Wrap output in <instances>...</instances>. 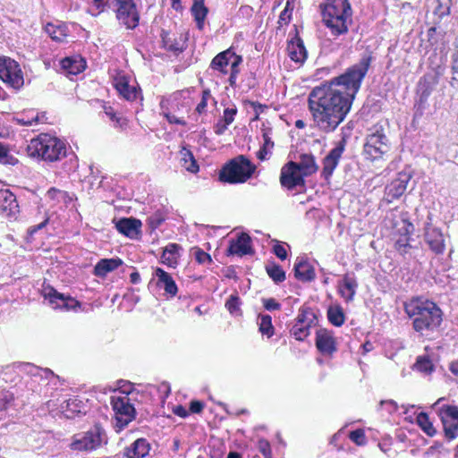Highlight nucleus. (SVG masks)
Masks as SVG:
<instances>
[{"mask_svg":"<svg viewBox=\"0 0 458 458\" xmlns=\"http://www.w3.org/2000/svg\"><path fill=\"white\" fill-rule=\"evenodd\" d=\"M123 265V260L116 257L111 259H101L93 268V275L98 277H105L108 273L114 271Z\"/></svg>","mask_w":458,"mask_h":458,"instance_id":"25","label":"nucleus"},{"mask_svg":"<svg viewBox=\"0 0 458 458\" xmlns=\"http://www.w3.org/2000/svg\"><path fill=\"white\" fill-rule=\"evenodd\" d=\"M236 114L237 108L235 106L233 108L227 107L224 110V115L221 119L224 122H226L227 124H231L233 122Z\"/></svg>","mask_w":458,"mask_h":458,"instance_id":"59","label":"nucleus"},{"mask_svg":"<svg viewBox=\"0 0 458 458\" xmlns=\"http://www.w3.org/2000/svg\"><path fill=\"white\" fill-rule=\"evenodd\" d=\"M254 250L251 246V238L245 233H241L235 239L229 241V245L226 249L227 256H240L251 255Z\"/></svg>","mask_w":458,"mask_h":458,"instance_id":"14","label":"nucleus"},{"mask_svg":"<svg viewBox=\"0 0 458 458\" xmlns=\"http://www.w3.org/2000/svg\"><path fill=\"white\" fill-rule=\"evenodd\" d=\"M204 409V403L199 400H192L190 402L189 412L199 414Z\"/></svg>","mask_w":458,"mask_h":458,"instance_id":"60","label":"nucleus"},{"mask_svg":"<svg viewBox=\"0 0 458 458\" xmlns=\"http://www.w3.org/2000/svg\"><path fill=\"white\" fill-rule=\"evenodd\" d=\"M261 301L266 310L273 311L281 309V304L275 298H262Z\"/></svg>","mask_w":458,"mask_h":458,"instance_id":"55","label":"nucleus"},{"mask_svg":"<svg viewBox=\"0 0 458 458\" xmlns=\"http://www.w3.org/2000/svg\"><path fill=\"white\" fill-rule=\"evenodd\" d=\"M262 131V137H263V140H264V144L265 147H270V148H273L274 147V141L271 140V133H272V128L270 127H263L261 129Z\"/></svg>","mask_w":458,"mask_h":458,"instance_id":"61","label":"nucleus"},{"mask_svg":"<svg viewBox=\"0 0 458 458\" xmlns=\"http://www.w3.org/2000/svg\"><path fill=\"white\" fill-rule=\"evenodd\" d=\"M229 124L226 122H224L221 118L217 121V123L214 126L215 133L217 135H222L227 130Z\"/></svg>","mask_w":458,"mask_h":458,"instance_id":"64","label":"nucleus"},{"mask_svg":"<svg viewBox=\"0 0 458 458\" xmlns=\"http://www.w3.org/2000/svg\"><path fill=\"white\" fill-rule=\"evenodd\" d=\"M154 276L157 278V286L163 288L170 296H175L178 287L172 276L161 267H156Z\"/></svg>","mask_w":458,"mask_h":458,"instance_id":"23","label":"nucleus"},{"mask_svg":"<svg viewBox=\"0 0 458 458\" xmlns=\"http://www.w3.org/2000/svg\"><path fill=\"white\" fill-rule=\"evenodd\" d=\"M242 63V56L236 55L233 61L231 64V72L228 79V82L231 87L236 86L237 76L240 72L239 65Z\"/></svg>","mask_w":458,"mask_h":458,"instance_id":"44","label":"nucleus"},{"mask_svg":"<svg viewBox=\"0 0 458 458\" xmlns=\"http://www.w3.org/2000/svg\"><path fill=\"white\" fill-rule=\"evenodd\" d=\"M451 70L453 77L450 84L452 87H455V83L458 84V47L457 50L452 55Z\"/></svg>","mask_w":458,"mask_h":458,"instance_id":"52","label":"nucleus"},{"mask_svg":"<svg viewBox=\"0 0 458 458\" xmlns=\"http://www.w3.org/2000/svg\"><path fill=\"white\" fill-rule=\"evenodd\" d=\"M444 33L445 29L442 28V25L433 24V26L428 30V41L431 46H434L438 42L439 38L442 37Z\"/></svg>","mask_w":458,"mask_h":458,"instance_id":"47","label":"nucleus"},{"mask_svg":"<svg viewBox=\"0 0 458 458\" xmlns=\"http://www.w3.org/2000/svg\"><path fill=\"white\" fill-rule=\"evenodd\" d=\"M14 402L13 394L5 391L0 393V411H6Z\"/></svg>","mask_w":458,"mask_h":458,"instance_id":"51","label":"nucleus"},{"mask_svg":"<svg viewBox=\"0 0 458 458\" xmlns=\"http://www.w3.org/2000/svg\"><path fill=\"white\" fill-rule=\"evenodd\" d=\"M339 293L347 301L350 302L353 300L356 290L358 288V282L354 276L345 274L342 282L339 283Z\"/></svg>","mask_w":458,"mask_h":458,"instance_id":"27","label":"nucleus"},{"mask_svg":"<svg viewBox=\"0 0 458 458\" xmlns=\"http://www.w3.org/2000/svg\"><path fill=\"white\" fill-rule=\"evenodd\" d=\"M287 51L291 60L297 64H303L308 57V52L303 40L298 34L288 41Z\"/></svg>","mask_w":458,"mask_h":458,"instance_id":"20","label":"nucleus"},{"mask_svg":"<svg viewBox=\"0 0 458 458\" xmlns=\"http://www.w3.org/2000/svg\"><path fill=\"white\" fill-rule=\"evenodd\" d=\"M182 250L181 245L177 243H169L162 251L161 262L169 267H175L178 264L179 250Z\"/></svg>","mask_w":458,"mask_h":458,"instance_id":"32","label":"nucleus"},{"mask_svg":"<svg viewBox=\"0 0 458 458\" xmlns=\"http://www.w3.org/2000/svg\"><path fill=\"white\" fill-rule=\"evenodd\" d=\"M259 451L263 454L265 458H272L271 446L267 440L260 439L259 441Z\"/></svg>","mask_w":458,"mask_h":458,"instance_id":"57","label":"nucleus"},{"mask_svg":"<svg viewBox=\"0 0 458 458\" xmlns=\"http://www.w3.org/2000/svg\"><path fill=\"white\" fill-rule=\"evenodd\" d=\"M416 423L420 428L428 437H434L437 431L433 426L429 416L425 411H420L416 416Z\"/></svg>","mask_w":458,"mask_h":458,"instance_id":"37","label":"nucleus"},{"mask_svg":"<svg viewBox=\"0 0 458 458\" xmlns=\"http://www.w3.org/2000/svg\"><path fill=\"white\" fill-rule=\"evenodd\" d=\"M259 330L262 335L271 337L275 333V328L272 324V318L268 314L259 315Z\"/></svg>","mask_w":458,"mask_h":458,"instance_id":"39","label":"nucleus"},{"mask_svg":"<svg viewBox=\"0 0 458 458\" xmlns=\"http://www.w3.org/2000/svg\"><path fill=\"white\" fill-rule=\"evenodd\" d=\"M414 368L425 375H429L435 370V366L428 356H419L414 364Z\"/></svg>","mask_w":458,"mask_h":458,"instance_id":"40","label":"nucleus"},{"mask_svg":"<svg viewBox=\"0 0 458 458\" xmlns=\"http://www.w3.org/2000/svg\"><path fill=\"white\" fill-rule=\"evenodd\" d=\"M315 345L322 355H332L337 351L335 339L332 332L320 328L316 333Z\"/></svg>","mask_w":458,"mask_h":458,"instance_id":"17","label":"nucleus"},{"mask_svg":"<svg viewBox=\"0 0 458 458\" xmlns=\"http://www.w3.org/2000/svg\"><path fill=\"white\" fill-rule=\"evenodd\" d=\"M61 408L64 416L68 419H72L74 416L84 415L87 412L86 404L77 398L66 400L62 403Z\"/></svg>","mask_w":458,"mask_h":458,"instance_id":"29","label":"nucleus"},{"mask_svg":"<svg viewBox=\"0 0 458 458\" xmlns=\"http://www.w3.org/2000/svg\"><path fill=\"white\" fill-rule=\"evenodd\" d=\"M11 62L15 64V66L7 64L6 68L2 72L0 71V80L18 90L24 84L23 73L16 61L11 59Z\"/></svg>","mask_w":458,"mask_h":458,"instance_id":"16","label":"nucleus"},{"mask_svg":"<svg viewBox=\"0 0 458 458\" xmlns=\"http://www.w3.org/2000/svg\"><path fill=\"white\" fill-rule=\"evenodd\" d=\"M312 313V309L308 306H302L299 310V315L295 319V324L303 325L308 320V316Z\"/></svg>","mask_w":458,"mask_h":458,"instance_id":"54","label":"nucleus"},{"mask_svg":"<svg viewBox=\"0 0 458 458\" xmlns=\"http://www.w3.org/2000/svg\"><path fill=\"white\" fill-rule=\"evenodd\" d=\"M404 311L413 318V328L416 332L433 331L439 327L443 320L441 309L433 301L414 298L404 304Z\"/></svg>","mask_w":458,"mask_h":458,"instance_id":"2","label":"nucleus"},{"mask_svg":"<svg viewBox=\"0 0 458 458\" xmlns=\"http://www.w3.org/2000/svg\"><path fill=\"white\" fill-rule=\"evenodd\" d=\"M411 174L408 173H399L398 177L391 182L385 189V199L391 203L399 199L406 191L408 182Z\"/></svg>","mask_w":458,"mask_h":458,"instance_id":"15","label":"nucleus"},{"mask_svg":"<svg viewBox=\"0 0 458 458\" xmlns=\"http://www.w3.org/2000/svg\"><path fill=\"white\" fill-rule=\"evenodd\" d=\"M186 157H189L191 159V165L187 167V170L191 173H197L199 171V165L195 160L193 154L190 150H185L184 160L186 161Z\"/></svg>","mask_w":458,"mask_h":458,"instance_id":"62","label":"nucleus"},{"mask_svg":"<svg viewBox=\"0 0 458 458\" xmlns=\"http://www.w3.org/2000/svg\"><path fill=\"white\" fill-rule=\"evenodd\" d=\"M294 0H287L284 9L281 12L278 19L279 25L288 24L292 20Z\"/></svg>","mask_w":458,"mask_h":458,"instance_id":"49","label":"nucleus"},{"mask_svg":"<svg viewBox=\"0 0 458 458\" xmlns=\"http://www.w3.org/2000/svg\"><path fill=\"white\" fill-rule=\"evenodd\" d=\"M437 415L440 420L443 419L450 422L458 424V406L452 404H444L437 410Z\"/></svg>","mask_w":458,"mask_h":458,"instance_id":"38","label":"nucleus"},{"mask_svg":"<svg viewBox=\"0 0 458 458\" xmlns=\"http://www.w3.org/2000/svg\"><path fill=\"white\" fill-rule=\"evenodd\" d=\"M390 150V142L382 126L367 135L363 146V155L366 159L375 161L383 157Z\"/></svg>","mask_w":458,"mask_h":458,"instance_id":"7","label":"nucleus"},{"mask_svg":"<svg viewBox=\"0 0 458 458\" xmlns=\"http://www.w3.org/2000/svg\"><path fill=\"white\" fill-rule=\"evenodd\" d=\"M161 38L164 47L173 53H181L183 51V47L179 44L176 39L172 40L169 37V33L165 30H162Z\"/></svg>","mask_w":458,"mask_h":458,"instance_id":"42","label":"nucleus"},{"mask_svg":"<svg viewBox=\"0 0 458 458\" xmlns=\"http://www.w3.org/2000/svg\"><path fill=\"white\" fill-rule=\"evenodd\" d=\"M293 271L294 277L301 282H311L316 277L314 267L305 258H297Z\"/></svg>","mask_w":458,"mask_h":458,"instance_id":"21","label":"nucleus"},{"mask_svg":"<svg viewBox=\"0 0 458 458\" xmlns=\"http://www.w3.org/2000/svg\"><path fill=\"white\" fill-rule=\"evenodd\" d=\"M115 18L127 30H134L140 24V15L134 0H112Z\"/></svg>","mask_w":458,"mask_h":458,"instance_id":"8","label":"nucleus"},{"mask_svg":"<svg viewBox=\"0 0 458 458\" xmlns=\"http://www.w3.org/2000/svg\"><path fill=\"white\" fill-rule=\"evenodd\" d=\"M256 165L244 155L228 160L220 169L218 179L221 182L237 184L247 182L255 173Z\"/></svg>","mask_w":458,"mask_h":458,"instance_id":"5","label":"nucleus"},{"mask_svg":"<svg viewBox=\"0 0 458 458\" xmlns=\"http://www.w3.org/2000/svg\"><path fill=\"white\" fill-rule=\"evenodd\" d=\"M141 221L133 216L122 217L115 222L116 230L131 239H138L141 233Z\"/></svg>","mask_w":458,"mask_h":458,"instance_id":"18","label":"nucleus"},{"mask_svg":"<svg viewBox=\"0 0 458 458\" xmlns=\"http://www.w3.org/2000/svg\"><path fill=\"white\" fill-rule=\"evenodd\" d=\"M19 212L15 195L9 190H0V214L13 216Z\"/></svg>","mask_w":458,"mask_h":458,"instance_id":"22","label":"nucleus"},{"mask_svg":"<svg viewBox=\"0 0 458 458\" xmlns=\"http://www.w3.org/2000/svg\"><path fill=\"white\" fill-rule=\"evenodd\" d=\"M236 54L231 48L218 53L211 61L209 67L218 71L223 74H227V66L232 57L234 58Z\"/></svg>","mask_w":458,"mask_h":458,"instance_id":"31","label":"nucleus"},{"mask_svg":"<svg viewBox=\"0 0 458 458\" xmlns=\"http://www.w3.org/2000/svg\"><path fill=\"white\" fill-rule=\"evenodd\" d=\"M346 138L343 135L342 139L336 143L335 147L333 148L327 155L323 158V168L321 171V176L329 180L338 165L339 160L345 149Z\"/></svg>","mask_w":458,"mask_h":458,"instance_id":"13","label":"nucleus"},{"mask_svg":"<svg viewBox=\"0 0 458 458\" xmlns=\"http://www.w3.org/2000/svg\"><path fill=\"white\" fill-rule=\"evenodd\" d=\"M116 90L119 92L121 96H123L126 100L133 101L140 98V100L143 99L141 95V89L136 87H131L127 81L120 80L116 81L114 85Z\"/></svg>","mask_w":458,"mask_h":458,"instance_id":"33","label":"nucleus"},{"mask_svg":"<svg viewBox=\"0 0 458 458\" xmlns=\"http://www.w3.org/2000/svg\"><path fill=\"white\" fill-rule=\"evenodd\" d=\"M299 162H297V168L306 178L312 175L318 170V165L316 162V158L311 153H301L299 157Z\"/></svg>","mask_w":458,"mask_h":458,"instance_id":"28","label":"nucleus"},{"mask_svg":"<svg viewBox=\"0 0 458 458\" xmlns=\"http://www.w3.org/2000/svg\"><path fill=\"white\" fill-rule=\"evenodd\" d=\"M193 250L195 259L199 264H204L205 262L212 263L211 256L208 253L205 252L202 249L199 247H194Z\"/></svg>","mask_w":458,"mask_h":458,"instance_id":"53","label":"nucleus"},{"mask_svg":"<svg viewBox=\"0 0 458 458\" xmlns=\"http://www.w3.org/2000/svg\"><path fill=\"white\" fill-rule=\"evenodd\" d=\"M110 403L115 415L116 431L123 430L131 421L135 420L137 411L127 395L112 396Z\"/></svg>","mask_w":458,"mask_h":458,"instance_id":"9","label":"nucleus"},{"mask_svg":"<svg viewBox=\"0 0 458 458\" xmlns=\"http://www.w3.org/2000/svg\"><path fill=\"white\" fill-rule=\"evenodd\" d=\"M43 295L54 309L77 311L81 309V303L69 294L59 293L53 286L48 285L44 288Z\"/></svg>","mask_w":458,"mask_h":458,"instance_id":"12","label":"nucleus"},{"mask_svg":"<svg viewBox=\"0 0 458 458\" xmlns=\"http://www.w3.org/2000/svg\"><path fill=\"white\" fill-rule=\"evenodd\" d=\"M394 247L402 255L406 254L408 249L411 248V244L408 242V240L403 238H400L395 242Z\"/></svg>","mask_w":458,"mask_h":458,"instance_id":"58","label":"nucleus"},{"mask_svg":"<svg viewBox=\"0 0 458 458\" xmlns=\"http://www.w3.org/2000/svg\"><path fill=\"white\" fill-rule=\"evenodd\" d=\"M424 238L429 248L436 254H442L445 250V239L440 229L428 225L425 228Z\"/></svg>","mask_w":458,"mask_h":458,"instance_id":"19","label":"nucleus"},{"mask_svg":"<svg viewBox=\"0 0 458 458\" xmlns=\"http://www.w3.org/2000/svg\"><path fill=\"white\" fill-rule=\"evenodd\" d=\"M241 299L237 293L231 294L229 298L226 300L225 307L227 308L231 314L238 315L239 313H241Z\"/></svg>","mask_w":458,"mask_h":458,"instance_id":"48","label":"nucleus"},{"mask_svg":"<svg viewBox=\"0 0 458 458\" xmlns=\"http://www.w3.org/2000/svg\"><path fill=\"white\" fill-rule=\"evenodd\" d=\"M191 12L196 22L197 28L202 30L204 28L205 20L208 13V8L205 5L204 0H193Z\"/></svg>","mask_w":458,"mask_h":458,"instance_id":"34","label":"nucleus"},{"mask_svg":"<svg viewBox=\"0 0 458 458\" xmlns=\"http://www.w3.org/2000/svg\"><path fill=\"white\" fill-rule=\"evenodd\" d=\"M164 221L165 217L158 213H156L148 218V224L152 231L160 226L164 223Z\"/></svg>","mask_w":458,"mask_h":458,"instance_id":"56","label":"nucleus"},{"mask_svg":"<svg viewBox=\"0 0 458 458\" xmlns=\"http://www.w3.org/2000/svg\"><path fill=\"white\" fill-rule=\"evenodd\" d=\"M105 433L99 424H96L89 431L76 435L70 444V447L75 451H91L100 446L102 436Z\"/></svg>","mask_w":458,"mask_h":458,"instance_id":"10","label":"nucleus"},{"mask_svg":"<svg viewBox=\"0 0 458 458\" xmlns=\"http://www.w3.org/2000/svg\"><path fill=\"white\" fill-rule=\"evenodd\" d=\"M437 3L433 11L432 24L443 25L451 13L452 0H435Z\"/></svg>","mask_w":458,"mask_h":458,"instance_id":"26","label":"nucleus"},{"mask_svg":"<svg viewBox=\"0 0 458 458\" xmlns=\"http://www.w3.org/2000/svg\"><path fill=\"white\" fill-rule=\"evenodd\" d=\"M26 150L30 157L47 162H55L66 156L65 144L58 138L47 133H41L32 139Z\"/></svg>","mask_w":458,"mask_h":458,"instance_id":"4","label":"nucleus"},{"mask_svg":"<svg viewBox=\"0 0 458 458\" xmlns=\"http://www.w3.org/2000/svg\"><path fill=\"white\" fill-rule=\"evenodd\" d=\"M349 438L357 445L362 446L366 445V436L362 428H357L349 432Z\"/></svg>","mask_w":458,"mask_h":458,"instance_id":"50","label":"nucleus"},{"mask_svg":"<svg viewBox=\"0 0 458 458\" xmlns=\"http://www.w3.org/2000/svg\"><path fill=\"white\" fill-rule=\"evenodd\" d=\"M327 317L328 322L336 327L343 326L346 318L344 309L340 304L329 306L327 308Z\"/></svg>","mask_w":458,"mask_h":458,"instance_id":"36","label":"nucleus"},{"mask_svg":"<svg viewBox=\"0 0 458 458\" xmlns=\"http://www.w3.org/2000/svg\"><path fill=\"white\" fill-rule=\"evenodd\" d=\"M290 333L297 341L302 342L310 335V331L309 330V327L294 324Z\"/></svg>","mask_w":458,"mask_h":458,"instance_id":"46","label":"nucleus"},{"mask_svg":"<svg viewBox=\"0 0 458 458\" xmlns=\"http://www.w3.org/2000/svg\"><path fill=\"white\" fill-rule=\"evenodd\" d=\"M301 174L302 173L297 168V162L292 160L288 161L281 168V185L288 191H293L299 187L305 189L306 180Z\"/></svg>","mask_w":458,"mask_h":458,"instance_id":"11","label":"nucleus"},{"mask_svg":"<svg viewBox=\"0 0 458 458\" xmlns=\"http://www.w3.org/2000/svg\"><path fill=\"white\" fill-rule=\"evenodd\" d=\"M440 70L441 67H438L435 72L426 73L420 79L417 85L418 99L414 105L415 112L413 120L419 119L423 115L428 106V99L439 82V76L441 75Z\"/></svg>","mask_w":458,"mask_h":458,"instance_id":"6","label":"nucleus"},{"mask_svg":"<svg viewBox=\"0 0 458 458\" xmlns=\"http://www.w3.org/2000/svg\"><path fill=\"white\" fill-rule=\"evenodd\" d=\"M18 163V158L10 154L9 145L0 141V164L15 165Z\"/></svg>","mask_w":458,"mask_h":458,"instance_id":"41","label":"nucleus"},{"mask_svg":"<svg viewBox=\"0 0 458 458\" xmlns=\"http://www.w3.org/2000/svg\"><path fill=\"white\" fill-rule=\"evenodd\" d=\"M274 245L272 247V253L276 255L280 260L284 261L288 258V252L285 249V246H290L284 242H280L277 240H273Z\"/></svg>","mask_w":458,"mask_h":458,"instance_id":"45","label":"nucleus"},{"mask_svg":"<svg viewBox=\"0 0 458 458\" xmlns=\"http://www.w3.org/2000/svg\"><path fill=\"white\" fill-rule=\"evenodd\" d=\"M441 422L443 425L445 437L448 441L455 439L458 437V424L447 421L445 419H443Z\"/></svg>","mask_w":458,"mask_h":458,"instance_id":"43","label":"nucleus"},{"mask_svg":"<svg viewBox=\"0 0 458 458\" xmlns=\"http://www.w3.org/2000/svg\"><path fill=\"white\" fill-rule=\"evenodd\" d=\"M373 56L364 54L357 64L330 81L322 82L309 94V109L322 131H334L350 112Z\"/></svg>","mask_w":458,"mask_h":458,"instance_id":"1","label":"nucleus"},{"mask_svg":"<svg viewBox=\"0 0 458 458\" xmlns=\"http://www.w3.org/2000/svg\"><path fill=\"white\" fill-rule=\"evenodd\" d=\"M150 445L145 438H138L124 452L127 458H144L148 454Z\"/></svg>","mask_w":458,"mask_h":458,"instance_id":"30","label":"nucleus"},{"mask_svg":"<svg viewBox=\"0 0 458 458\" xmlns=\"http://www.w3.org/2000/svg\"><path fill=\"white\" fill-rule=\"evenodd\" d=\"M319 10L325 25L335 36L347 33V19L352 16V10L348 0H325L319 4Z\"/></svg>","mask_w":458,"mask_h":458,"instance_id":"3","label":"nucleus"},{"mask_svg":"<svg viewBox=\"0 0 458 458\" xmlns=\"http://www.w3.org/2000/svg\"><path fill=\"white\" fill-rule=\"evenodd\" d=\"M265 270L269 276V278L276 284H279L283 283L286 276H285V271L283 269V267L277 264L274 260H269L266 266Z\"/></svg>","mask_w":458,"mask_h":458,"instance_id":"35","label":"nucleus"},{"mask_svg":"<svg viewBox=\"0 0 458 458\" xmlns=\"http://www.w3.org/2000/svg\"><path fill=\"white\" fill-rule=\"evenodd\" d=\"M173 412L178 416V417H181V418H187L189 415H190V412H189V410H187L183 405L182 404H178V405H175L174 408H173Z\"/></svg>","mask_w":458,"mask_h":458,"instance_id":"63","label":"nucleus"},{"mask_svg":"<svg viewBox=\"0 0 458 458\" xmlns=\"http://www.w3.org/2000/svg\"><path fill=\"white\" fill-rule=\"evenodd\" d=\"M60 65L66 72L77 75L86 69L87 63L81 56H66L61 59Z\"/></svg>","mask_w":458,"mask_h":458,"instance_id":"24","label":"nucleus"}]
</instances>
